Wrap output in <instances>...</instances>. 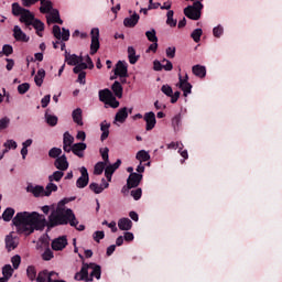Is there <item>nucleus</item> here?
Returning <instances> with one entry per match:
<instances>
[{
	"instance_id": "nucleus-26",
	"label": "nucleus",
	"mask_w": 282,
	"mask_h": 282,
	"mask_svg": "<svg viewBox=\"0 0 282 282\" xmlns=\"http://www.w3.org/2000/svg\"><path fill=\"white\" fill-rule=\"evenodd\" d=\"M128 58L130 65H135L140 61V55H135V48L133 46L128 47Z\"/></svg>"
},
{
	"instance_id": "nucleus-17",
	"label": "nucleus",
	"mask_w": 282,
	"mask_h": 282,
	"mask_svg": "<svg viewBox=\"0 0 282 282\" xmlns=\"http://www.w3.org/2000/svg\"><path fill=\"white\" fill-rule=\"evenodd\" d=\"M87 150V143L79 142L75 143L72 147V152L74 155H77V158H85V151Z\"/></svg>"
},
{
	"instance_id": "nucleus-35",
	"label": "nucleus",
	"mask_w": 282,
	"mask_h": 282,
	"mask_svg": "<svg viewBox=\"0 0 282 282\" xmlns=\"http://www.w3.org/2000/svg\"><path fill=\"white\" fill-rule=\"evenodd\" d=\"M25 8H22L21 4H19V2H14L12 3V14L13 17H21L22 13L25 12Z\"/></svg>"
},
{
	"instance_id": "nucleus-12",
	"label": "nucleus",
	"mask_w": 282,
	"mask_h": 282,
	"mask_svg": "<svg viewBox=\"0 0 282 282\" xmlns=\"http://www.w3.org/2000/svg\"><path fill=\"white\" fill-rule=\"evenodd\" d=\"M140 182H142V174L140 173H131L127 180L129 188H138Z\"/></svg>"
},
{
	"instance_id": "nucleus-37",
	"label": "nucleus",
	"mask_w": 282,
	"mask_h": 282,
	"mask_svg": "<svg viewBox=\"0 0 282 282\" xmlns=\"http://www.w3.org/2000/svg\"><path fill=\"white\" fill-rule=\"evenodd\" d=\"M174 14L175 12L173 10H169L166 13V25H170V28H175L177 25V20L173 19Z\"/></svg>"
},
{
	"instance_id": "nucleus-32",
	"label": "nucleus",
	"mask_w": 282,
	"mask_h": 282,
	"mask_svg": "<svg viewBox=\"0 0 282 282\" xmlns=\"http://www.w3.org/2000/svg\"><path fill=\"white\" fill-rule=\"evenodd\" d=\"M111 90L113 91L115 96L117 98H122V84H120V82H115L111 86Z\"/></svg>"
},
{
	"instance_id": "nucleus-33",
	"label": "nucleus",
	"mask_w": 282,
	"mask_h": 282,
	"mask_svg": "<svg viewBox=\"0 0 282 282\" xmlns=\"http://www.w3.org/2000/svg\"><path fill=\"white\" fill-rule=\"evenodd\" d=\"M135 159L139 160L140 163L142 164V162H149V160H151V154H149L147 150H140L137 153Z\"/></svg>"
},
{
	"instance_id": "nucleus-34",
	"label": "nucleus",
	"mask_w": 282,
	"mask_h": 282,
	"mask_svg": "<svg viewBox=\"0 0 282 282\" xmlns=\"http://www.w3.org/2000/svg\"><path fill=\"white\" fill-rule=\"evenodd\" d=\"M3 147L6 148L2 152V155H0V160L3 158L4 153H8L10 149H17L18 144L14 140H7V142L3 143Z\"/></svg>"
},
{
	"instance_id": "nucleus-56",
	"label": "nucleus",
	"mask_w": 282,
	"mask_h": 282,
	"mask_svg": "<svg viewBox=\"0 0 282 282\" xmlns=\"http://www.w3.org/2000/svg\"><path fill=\"white\" fill-rule=\"evenodd\" d=\"M18 91L21 95L28 94V91H30V84L29 83H23V84L19 85L18 86Z\"/></svg>"
},
{
	"instance_id": "nucleus-30",
	"label": "nucleus",
	"mask_w": 282,
	"mask_h": 282,
	"mask_svg": "<svg viewBox=\"0 0 282 282\" xmlns=\"http://www.w3.org/2000/svg\"><path fill=\"white\" fill-rule=\"evenodd\" d=\"M90 270H93L90 273V279H94V276H95V279L100 280V276L102 274L100 265H98L96 263H90Z\"/></svg>"
},
{
	"instance_id": "nucleus-50",
	"label": "nucleus",
	"mask_w": 282,
	"mask_h": 282,
	"mask_svg": "<svg viewBox=\"0 0 282 282\" xmlns=\"http://www.w3.org/2000/svg\"><path fill=\"white\" fill-rule=\"evenodd\" d=\"M51 17H52V21L54 23H58V25H63V21L61 19V13H58V10L54 9L52 12H51Z\"/></svg>"
},
{
	"instance_id": "nucleus-58",
	"label": "nucleus",
	"mask_w": 282,
	"mask_h": 282,
	"mask_svg": "<svg viewBox=\"0 0 282 282\" xmlns=\"http://www.w3.org/2000/svg\"><path fill=\"white\" fill-rule=\"evenodd\" d=\"M131 196L133 197V199H135V202H138V199L142 197V188L139 187L137 189H132Z\"/></svg>"
},
{
	"instance_id": "nucleus-52",
	"label": "nucleus",
	"mask_w": 282,
	"mask_h": 282,
	"mask_svg": "<svg viewBox=\"0 0 282 282\" xmlns=\"http://www.w3.org/2000/svg\"><path fill=\"white\" fill-rule=\"evenodd\" d=\"M61 153H63L61 148H52L48 151V156L57 160V158H61Z\"/></svg>"
},
{
	"instance_id": "nucleus-13",
	"label": "nucleus",
	"mask_w": 282,
	"mask_h": 282,
	"mask_svg": "<svg viewBox=\"0 0 282 282\" xmlns=\"http://www.w3.org/2000/svg\"><path fill=\"white\" fill-rule=\"evenodd\" d=\"M6 248L9 252L11 250L17 249V246H19V241L17 236H14V231H11L7 237H6Z\"/></svg>"
},
{
	"instance_id": "nucleus-24",
	"label": "nucleus",
	"mask_w": 282,
	"mask_h": 282,
	"mask_svg": "<svg viewBox=\"0 0 282 282\" xmlns=\"http://www.w3.org/2000/svg\"><path fill=\"white\" fill-rule=\"evenodd\" d=\"M118 228L119 230H131L133 228V221L129 218H121L118 221Z\"/></svg>"
},
{
	"instance_id": "nucleus-28",
	"label": "nucleus",
	"mask_w": 282,
	"mask_h": 282,
	"mask_svg": "<svg viewBox=\"0 0 282 282\" xmlns=\"http://www.w3.org/2000/svg\"><path fill=\"white\" fill-rule=\"evenodd\" d=\"M32 28H34V30H36V34L37 36H43V32L45 30V23H43L41 20L35 19L33 20V23H31Z\"/></svg>"
},
{
	"instance_id": "nucleus-40",
	"label": "nucleus",
	"mask_w": 282,
	"mask_h": 282,
	"mask_svg": "<svg viewBox=\"0 0 282 282\" xmlns=\"http://www.w3.org/2000/svg\"><path fill=\"white\" fill-rule=\"evenodd\" d=\"M12 217H14V208L8 207L2 214V219L3 221H12Z\"/></svg>"
},
{
	"instance_id": "nucleus-2",
	"label": "nucleus",
	"mask_w": 282,
	"mask_h": 282,
	"mask_svg": "<svg viewBox=\"0 0 282 282\" xmlns=\"http://www.w3.org/2000/svg\"><path fill=\"white\" fill-rule=\"evenodd\" d=\"M75 226L78 224L76 219V214L74 210L65 207H57L56 210H53L48 216V228H56V226Z\"/></svg>"
},
{
	"instance_id": "nucleus-49",
	"label": "nucleus",
	"mask_w": 282,
	"mask_h": 282,
	"mask_svg": "<svg viewBox=\"0 0 282 282\" xmlns=\"http://www.w3.org/2000/svg\"><path fill=\"white\" fill-rule=\"evenodd\" d=\"M89 188L90 191H93V193H95V195H100V193L105 191V187H102V185H99L98 183H90Z\"/></svg>"
},
{
	"instance_id": "nucleus-42",
	"label": "nucleus",
	"mask_w": 282,
	"mask_h": 282,
	"mask_svg": "<svg viewBox=\"0 0 282 282\" xmlns=\"http://www.w3.org/2000/svg\"><path fill=\"white\" fill-rule=\"evenodd\" d=\"M63 175H65V173H63V171H55L52 175L48 176V181L50 182H61V180H63Z\"/></svg>"
},
{
	"instance_id": "nucleus-20",
	"label": "nucleus",
	"mask_w": 282,
	"mask_h": 282,
	"mask_svg": "<svg viewBox=\"0 0 282 282\" xmlns=\"http://www.w3.org/2000/svg\"><path fill=\"white\" fill-rule=\"evenodd\" d=\"M40 3L41 14H50V12H54V3H52L51 0H40Z\"/></svg>"
},
{
	"instance_id": "nucleus-53",
	"label": "nucleus",
	"mask_w": 282,
	"mask_h": 282,
	"mask_svg": "<svg viewBox=\"0 0 282 282\" xmlns=\"http://www.w3.org/2000/svg\"><path fill=\"white\" fill-rule=\"evenodd\" d=\"M42 259H43V261H52V259H54V252L52 251V249L47 248L43 252Z\"/></svg>"
},
{
	"instance_id": "nucleus-1",
	"label": "nucleus",
	"mask_w": 282,
	"mask_h": 282,
	"mask_svg": "<svg viewBox=\"0 0 282 282\" xmlns=\"http://www.w3.org/2000/svg\"><path fill=\"white\" fill-rule=\"evenodd\" d=\"M13 226L17 228L18 235H32L34 230H44L47 226V220L44 215L36 212H20L12 219Z\"/></svg>"
},
{
	"instance_id": "nucleus-5",
	"label": "nucleus",
	"mask_w": 282,
	"mask_h": 282,
	"mask_svg": "<svg viewBox=\"0 0 282 282\" xmlns=\"http://www.w3.org/2000/svg\"><path fill=\"white\" fill-rule=\"evenodd\" d=\"M91 34V44H90V55L94 56L100 50V30L93 29Z\"/></svg>"
},
{
	"instance_id": "nucleus-6",
	"label": "nucleus",
	"mask_w": 282,
	"mask_h": 282,
	"mask_svg": "<svg viewBox=\"0 0 282 282\" xmlns=\"http://www.w3.org/2000/svg\"><path fill=\"white\" fill-rule=\"evenodd\" d=\"M89 269H90V264L88 263H84L80 271L77 272L74 276L75 281H94L93 278H89Z\"/></svg>"
},
{
	"instance_id": "nucleus-16",
	"label": "nucleus",
	"mask_w": 282,
	"mask_h": 282,
	"mask_svg": "<svg viewBox=\"0 0 282 282\" xmlns=\"http://www.w3.org/2000/svg\"><path fill=\"white\" fill-rule=\"evenodd\" d=\"M34 20V14L28 9L20 15V22L24 23L25 28H30Z\"/></svg>"
},
{
	"instance_id": "nucleus-38",
	"label": "nucleus",
	"mask_w": 282,
	"mask_h": 282,
	"mask_svg": "<svg viewBox=\"0 0 282 282\" xmlns=\"http://www.w3.org/2000/svg\"><path fill=\"white\" fill-rule=\"evenodd\" d=\"M45 120L50 127H56L58 124V117L45 112Z\"/></svg>"
},
{
	"instance_id": "nucleus-27",
	"label": "nucleus",
	"mask_w": 282,
	"mask_h": 282,
	"mask_svg": "<svg viewBox=\"0 0 282 282\" xmlns=\"http://www.w3.org/2000/svg\"><path fill=\"white\" fill-rule=\"evenodd\" d=\"M121 164H122V161L118 159L113 164H109L106 166L105 173H107L108 175H113V173H116V171L120 169Z\"/></svg>"
},
{
	"instance_id": "nucleus-4",
	"label": "nucleus",
	"mask_w": 282,
	"mask_h": 282,
	"mask_svg": "<svg viewBox=\"0 0 282 282\" xmlns=\"http://www.w3.org/2000/svg\"><path fill=\"white\" fill-rule=\"evenodd\" d=\"M99 100L112 109H118L120 107V101L116 99V96H113V93H111L109 88L99 90Z\"/></svg>"
},
{
	"instance_id": "nucleus-11",
	"label": "nucleus",
	"mask_w": 282,
	"mask_h": 282,
	"mask_svg": "<svg viewBox=\"0 0 282 282\" xmlns=\"http://www.w3.org/2000/svg\"><path fill=\"white\" fill-rule=\"evenodd\" d=\"M181 91H183L184 97L188 96L193 91V85L188 82L182 80V74H178V84L176 85Z\"/></svg>"
},
{
	"instance_id": "nucleus-45",
	"label": "nucleus",
	"mask_w": 282,
	"mask_h": 282,
	"mask_svg": "<svg viewBox=\"0 0 282 282\" xmlns=\"http://www.w3.org/2000/svg\"><path fill=\"white\" fill-rule=\"evenodd\" d=\"M202 34H204V31H202V29H196L192 32L191 39H193L195 43H199L202 41Z\"/></svg>"
},
{
	"instance_id": "nucleus-15",
	"label": "nucleus",
	"mask_w": 282,
	"mask_h": 282,
	"mask_svg": "<svg viewBox=\"0 0 282 282\" xmlns=\"http://www.w3.org/2000/svg\"><path fill=\"white\" fill-rule=\"evenodd\" d=\"M54 166L58 171H67V169H69V162H67V156L65 154L58 156L54 162Z\"/></svg>"
},
{
	"instance_id": "nucleus-46",
	"label": "nucleus",
	"mask_w": 282,
	"mask_h": 282,
	"mask_svg": "<svg viewBox=\"0 0 282 282\" xmlns=\"http://www.w3.org/2000/svg\"><path fill=\"white\" fill-rule=\"evenodd\" d=\"M50 278V271L43 270L37 273L36 282H47V279Z\"/></svg>"
},
{
	"instance_id": "nucleus-29",
	"label": "nucleus",
	"mask_w": 282,
	"mask_h": 282,
	"mask_svg": "<svg viewBox=\"0 0 282 282\" xmlns=\"http://www.w3.org/2000/svg\"><path fill=\"white\" fill-rule=\"evenodd\" d=\"M109 127H111V123H107V121L100 123V130L102 131L100 137L101 142H105L109 138Z\"/></svg>"
},
{
	"instance_id": "nucleus-25",
	"label": "nucleus",
	"mask_w": 282,
	"mask_h": 282,
	"mask_svg": "<svg viewBox=\"0 0 282 282\" xmlns=\"http://www.w3.org/2000/svg\"><path fill=\"white\" fill-rule=\"evenodd\" d=\"M192 72L194 74V76H197V78H206V67L202 66L199 64L194 65L192 67Z\"/></svg>"
},
{
	"instance_id": "nucleus-62",
	"label": "nucleus",
	"mask_w": 282,
	"mask_h": 282,
	"mask_svg": "<svg viewBox=\"0 0 282 282\" xmlns=\"http://www.w3.org/2000/svg\"><path fill=\"white\" fill-rule=\"evenodd\" d=\"M53 35L55 36V39H57V41H61L62 39L61 26L58 25L53 26Z\"/></svg>"
},
{
	"instance_id": "nucleus-14",
	"label": "nucleus",
	"mask_w": 282,
	"mask_h": 282,
	"mask_svg": "<svg viewBox=\"0 0 282 282\" xmlns=\"http://www.w3.org/2000/svg\"><path fill=\"white\" fill-rule=\"evenodd\" d=\"M65 63H67V65H70L72 67L77 66L78 63H83V56L69 54L67 51H65Z\"/></svg>"
},
{
	"instance_id": "nucleus-7",
	"label": "nucleus",
	"mask_w": 282,
	"mask_h": 282,
	"mask_svg": "<svg viewBox=\"0 0 282 282\" xmlns=\"http://www.w3.org/2000/svg\"><path fill=\"white\" fill-rule=\"evenodd\" d=\"M80 175L76 181L77 188H85L87 184H89V172H87V167H80Z\"/></svg>"
},
{
	"instance_id": "nucleus-23",
	"label": "nucleus",
	"mask_w": 282,
	"mask_h": 282,
	"mask_svg": "<svg viewBox=\"0 0 282 282\" xmlns=\"http://www.w3.org/2000/svg\"><path fill=\"white\" fill-rule=\"evenodd\" d=\"M72 118H73V121L75 122V124H78V127H83V124H85L83 122V109L77 108V109L73 110Z\"/></svg>"
},
{
	"instance_id": "nucleus-63",
	"label": "nucleus",
	"mask_w": 282,
	"mask_h": 282,
	"mask_svg": "<svg viewBox=\"0 0 282 282\" xmlns=\"http://www.w3.org/2000/svg\"><path fill=\"white\" fill-rule=\"evenodd\" d=\"M52 96L51 95H45L42 100H41V105L42 108L45 109L47 107V105H50V100H51Z\"/></svg>"
},
{
	"instance_id": "nucleus-39",
	"label": "nucleus",
	"mask_w": 282,
	"mask_h": 282,
	"mask_svg": "<svg viewBox=\"0 0 282 282\" xmlns=\"http://www.w3.org/2000/svg\"><path fill=\"white\" fill-rule=\"evenodd\" d=\"M26 276L29 280L31 281H36L37 276H36V267L34 265H29L26 268Z\"/></svg>"
},
{
	"instance_id": "nucleus-55",
	"label": "nucleus",
	"mask_w": 282,
	"mask_h": 282,
	"mask_svg": "<svg viewBox=\"0 0 282 282\" xmlns=\"http://www.w3.org/2000/svg\"><path fill=\"white\" fill-rule=\"evenodd\" d=\"M11 263L14 270H19V265H21V256L15 254L11 258Z\"/></svg>"
},
{
	"instance_id": "nucleus-51",
	"label": "nucleus",
	"mask_w": 282,
	"mask_h": 282,
	"mask_svg": "<svg viewBox=\"0 0 282 282\" xmlns=\"http://www.w3.org/2000/svg\"><path fill=\"white\" fill-rule=\"evenodd\" d=\"M72 144H74V138L72 134H69V132H65L63 138V145L72 147Z\"/></svg>"
},
{
	"instance_id": "nucleus-31",
	"label": "nucleus",
	"mask_w": 282,
	"mask_h": 282,
	"mask_svg": "<svg viewBox=\"0 0 282 282\" xmlns=\"http://www.w3.org/2000/svg\"><path fill=\"white\" fill-rule=\"evenodd\" d=\"M45 79V69L40 68L37 70V74L34 77V83L37 87H41L43 85V80Z\"/></svg>"
},
{
	"instance_id": "nucleus-54",
	"label": "nucleus",
	"mask_w": 282,
	"mask_h": 282,
	"mask_svg": "<svg viewBox=\"0 0 282 282\" xmlns=\"http://www.w3.org/2000/svg\"><path fill=\"white\" fill-rule=\"evenodd\" d=\"M2 54H4V56H11V54H14V48L10 44H4L2 46Z\"/></svg>"
},
{
	"instance_id": "nucleus-57",
	"label": "nucleus",
	"mask_w": 282,
	"mask_h": 282,
	"mask_svg": "<svg viewBox=\"0 0 282 282\" xmlns=\"http://www.w3.org/2000/svg\"><path fill=\"white\" fill-rule=\"evenodd\" d=\"M101 158L104 163L109 164V148L100 149Z\"/></svg>"
},
{
	"instance_id": "nucleus-19",
	"label": "nucleus",
	"mask_w": 282,
	"mask_h": 282,
	"mask_svg": "<svg viewBox=\"0 0 282 282\" xmlns=\"http://www.w3.org/2000/svg\"><path fill=\"white\" fill-rule=\"evenodd\" d=\"M26 192L28 193H32V195H34L35 197H45V187L41 186V185H29L26 187Z\"/></svg>"
},
{
	"instance_id": "nucleus-22",
	"label": "nucleus",
	"mask_w": 282,
	"mask_h": 282,
	"mask_svg": "<svg viewBox=\"0 0 282 282\" xmlns=\"http://www.w3.org/2000/svg\"><path fill=\"white\" fill-rule=\"evenodd\" d=\"M140 21V14L134 12L129 18H124L123 25L124 28H135V24Z\"/></svg>"
},
{
	"instance_id": "nucleus-47",
	"label": "nucleus",
	"mask_w": 282,
	"mask_h": 282,
	"mask_svg": "<svg viewBox=\"0 0 282 282\" xmlns=\"http://www.w3.org/2000/svg\"><path fill=\"white\" fill-rule=\"evenodd\" d=\"M2 274H3L4 278L11 279L12 274H14V269H12V265L6 264L2 268Z\"/></svg>"
},
{
	"instance_id": "nucleus-61",
	"label": "nucleus",
	"mask_w": 282,
	"mask_h": 282,
	"mask_svg": "<svg viewBox=\"0 0 282 282\" xmlns=\"http://www.w3.org/2000/svg\"><path fill=\"white\" fill-rule=\"evenodd\" d=\"M10 119L8 117L0 119V131H3V129H8Z\"/></svg>"
},
{
	"instance_id": "nucleus-18",
	"label": "nucleus",
	"mask_w": 282,
	"mask_h": 282,
	"mask_svg": "<svg viewBox=\"0 0 282 282\" xmlns=\"http://www.w3.org/2000/svg\"><path fill=\"white\" fill-rule=\"evenodd\" d=\"M13 36L15 41H20L22 43H28L30 41V36H28V34H25L19 25L13 28Z\"/></svg>"
},
{
	"instance_id": "nucleus-41",
	"label": "nucleus",
	"mask_w": 282,
	"mask_h": 282,
	"mask_svg": "<svg viewBox=\"0 0 282 282\" xmlns=\"http://www.w3.org/2000/svg\"><path fill=\"white\" fill-rule=\"evenodd\" d=\"M145 36L150 43H158V33L155 32V29H151L150 31L145 32Z\"/></svg>"
},
{
	"instance_id": "nucleus-21",
	"label": "nucleus",
	"mask_w": 282,
	"mask_h": 282,
	"mask_svg": "<svg viewBox=\"0 0 282 282\" xmlns=\"http://www.w3.org/2000/svg\"><path fill=\"white\" fill-rule=\"evenodd\" d=\"M128 118H129V109L127 107L119 109L115 116L116 122H120L121 124L127 122Z\"/></svg>"
},
{
	"instance_id": "nucleus-60",
	"label": "nucleus",
	"mask_w": 282,
	"mask_h": 282,
	"mask_svg": "<svg viewBox=\"0 0 282 282\" xmlns=\"http://www.w3.org/2000/svg\"><path fill=\"white\" fill-rule=\"evenodd\" d=\"M213 34L216 39H219L221 34H224V28L221 25L215 26L213 30Z\"/></svg>"
},
{
	"instance_id": "nucleus-9",
	"label": "nucleus",
	"mask_w": 282,
	"mask_h": 282,
	"mask_svg": "<svg viewBox=\"0 0 282 282\" xmlns=\"http://www.w3.org/2000/svg\"><path fill=\"white\" fill-rule=\"evenodd\" d=\"M51 248L55 251L65 250L67 248V236L55 238L51 243Z\"/></svg>"
},
{
	"instance_id": "nucleus-8",
	"label": "nucleus",
	"mask_w": 282,
	"mask_h": 282,
	"mask_svg": "<svg viewBox=\"0 0 282 282\" xmlns=\"http://www.w3.org/2000/svg\"><path fill=\"white\" fill-rule=\"evenodd\" d=\"M113 73H115V76H119V78H129V68L127 64L122 61H119L116 64V68Z\"/></svg>"
},
{
	"instance_id": "nucleus-64",
	"label": "nucleus",
	"mask_w": 282,
	"mask_h": 282,
	"mask_svg": "<svg viewBox=\"0 0 282 282\" xmlns=\"http://www.w3.org/2000/svg\"><path fill=\"white\" fill-rule=\"evenodd\" d=\"M94 239L97 243H100V239H105V231H96L94 234Z\"/></svg>"
},
{
	"instance_id": "nucleus-36",
	"label": "nucleus",
	"mask_w": 282,
	"mask_h": 282,
	"mask_svg": "<svg viewBox=\"0 0 282 282\" xmlns=\"http://www.w3.org/2000/svg\"><path fill=\"white\" fill-rule=\"evenodd\" d=\"M56 191H58V186L52 182L48 183L44 189V197H50V195H52V193H56Z\"/></svg>"
},
{
	"instance_id": "nucleus-10",
	"label": "nucleus",
	"mask_w": 282,
	"mask_h": 282,
	"mask_svg": "<svg viewBox=\"0 0 282 282\" xmlns=\"http://www.w3.org/2000/svg\"><path fill=\"white\" fill-rule=\"evenodd\" d=\"M143 120L145 121V129L148 131H153L155 129V124H158V121L155 120V112L150 111L147 112L143 117Z\"/></svg>"
},
{
	"instance_id": "nucleus-48",
	"label": "nucleus",
	"mask_w": 282,
	"mask_h": 282,
	"mask_svg": "<svg viewBox=\"0 0 282 282\" xmlns=\"http://www.w3.org/2000/svg\"><path fill=\"white\" fill-rule=\"evenodd\" d=\"M172 126L174 128V131H177V129H180V127H182V115L178 113L173 117Z\"/></svg>"
},
{
	"instance_id": "nucleus-3",
	"label": "nucleus",
	"mask_w": 282,
	"mask_h": 282,
	"mask_svg": "<svg viewBox=\"0 0 282 282\" xmlns=\"http://www.w3.org/2000/svg\"><path fill=\"white\" fill-rule=\"evenodd\" d=\"M194 1L193 6H187L184 9V14L187 19L192 21H199L202 19V10H204V4L202 0H191Z\"/></svg>"
},
{
	"instance_id": "nucleus-44",
	"label": "nucleus",
	"mask_w": 282,
	"mask_h": 282,
	"mask_svg": "<svg viewBox=\"0 0 282 282\" xmlns=\"http://www.w3.org/2000/svg\"><path fill=\"white\" fill-rule=\"evenodd\" d=\"M85 69H89V67L87 63L82 61L73 68V72L74 74H80L82 72H85Z\"/></svg>"
},
{
	"instance_id": "nucleus-43",
	"label": "nucleus",
	"mask_w": 282,
	"mask_h": 282,
	"mask_svg": "<svg viewBox=\"0 0 282 282\" xmlns=\"http://www.w3.org/2000/svg\"><path fill=\"white\" fill-rule=\"evenodd\" d=\"M108 163H105V162H98L96 163L95 165V169H94V173L95 175H102L106 166H107Z\"/></svg>"
},
{
	"instance_id": "nucleus-59",
	"label": "nucleus",
	"mask_w": 282,
	"mask_h": 282,
	"mask_svg": "<svg viewBox=\"0 0 282 282\" xmlns=\"http://www.w3.org/2000/svg\"><path fill=\"white\" fill-rule=\"evenodd\" d=\"M161 91L165 95V96H173V88L169 85H163L161 87Z\"/></svg>"
}]
</instances>
